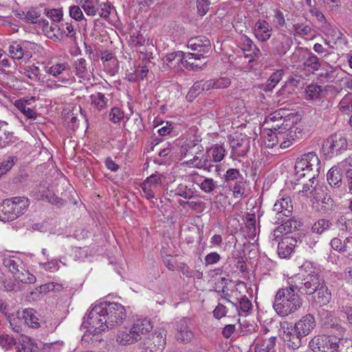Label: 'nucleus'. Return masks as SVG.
Returning a JSON list of instances; mask_svg holds the SVG:
<instances>
[{
	"instance_id": "f257e3e1",
	"label": "nucleus",
	"mask_w": 352,
	"mask_h": 352,
	"mask_svg": "<svg viewBox=\"0 0 352 352\" xmlns=\"http://www.w3.org/2000/svg\"><path fill=\"white\" fill-rule=\"evenodd\" d=\"M126 318V309L122 305L104 301L91 307L87 314V322L96 333H100L120 326Z\"/></svg>"
},
{
	"instance_id": "f03ea898",
	"label": "nucleus",
	"mask_w": 352,
	"mask_h": 352,
	"mask_svg": "<svg viewBox=\"0 0 352 352\" xmlns=\"http://www.w3.org/2000/svg\"><path fill=\"white\" fill-rule=\"evenodd\" d=\"M324 283L318 270L311 265H304L300 272L288 279V285L302 294H313Z\"/></svg>"
},
{
	"instance_id": "7ed1b4c3",
	"label": "nucleus",
	"mask_w": 352,
	"mask_h": 352,
	"mask_svg": "<svg viewBox=\"0 0 352 352\" xmlns=\"http://www.w3.org/2000/svg\"><path fill=\"white\" fill-rule=\"evenodd\" d=\"M292 285L280 288L275 296L273 307L277 314L286 317L296 311L302 305V299L295 293Z\"/></svg>"
},
{
	"instance_id": "20e7f679",
	"label": "nucleus",
	"mask_w": 352,
	"mask_h": 352,
	"mask_svg": "<svg viewBox=\"0 0 352 352\" xmlns=\"http://www.w3.org/2000/svg\"><path fill=\"white\" fill-rule=\"evenodd\" d=\"M153 328L151 321L146 318H138L133 322L129 329H125L117 336L120 344L126 345L135 343L142 340L144 336L149 333Z\"/></svg>"
},
{
	"instance_id": "39448f33",
	"label": "nucleus",
	"mask_w": 352,
	"mask_h": 352,
	"mask_svg": "<svg viewBox=\"0 0 352 352\" xmlns=\"http://www.w3.org/2000/svg\"><path fill=\"white\" fill-rule=\"evenodd\" d=\"M30 205L25 197H14L5 199L0 205V221H11L17 219L27 210Z\"/></svg>"
},
{
	"instance_id": "423d86ee",
	"label": "nucleus",
	"mask_w": 352,
	"mask_h": 352,
	"mask_svg": "<svg viewBox=\"0 0 352 352\" xmlns=\"http://www.w3.org/2000/svg\"><path fill=\"white\" fill-rule=\"evenodd\" d=\"M309 347L314 352H344L337 338L329 335L314 337L309 342Z\"/></svg>"
},
{
	"instance_id": "0eeeda50",
	"label": "nucleus",
	"mask_w": 352,
	"mask_h": 352,
	"mask_svg": "<svg viewBox=\"0 0 352 352\" xmlns=\"http://www.w3.org/2000/svg\"><path fill=\"white\" fill-rule=\"evenodd\" d=\"M320 160L314 152H309L297 158L295 164V172L298 177H303L314 168L318 171L320 168Z\"/></svg>"
},
{
	"instance_id": "6e6552de",
	"label": "nucleus",
	"mask_w": 352,
	"mask_h": 352,
	"mask_svg": "<svg viewBox=\"0 0 352 352\" xmlns=\"http://www.w3.org/2000/svg\"><path fill=\"white\" fill-rule=\"evenodd\" d=\"M293 44L292 38L283 32H279L271 41L272 51L276 55H285Z\"/></svg>"
},
{
	"instance_id": "1a4fd4ad",
	"label": "nucleus",
	"mask_w": 352,
	"mask_h": 352,
	"mask_svg": "<svg viewBox=\"0 0 352 352\" xmlns=\"http://www.w3.org/2000/svg\"><path fill=\"white\" fill-rule=\"evenodd\" d=\"M347 147L346 139L340 134L331 135L323 144V149L331 155H338L339 151Z\"/></svg>"
},
{
	"instance_id": "9d476101",
	"label": "nucleus",
	"mask_w": 352,
	"mask_h": 352,
	"mask_svg": "<svg viewBox=\"0 0 352 352\" xmlns=\"http://www.w3.org/2000/svg\"><path fill=\"white\" fill-rule=\"evenodd\" d=\"M316 320L312 314H307L298 320L293 326L296 332L300 336H308L315 328Z\"/></svg>"
},
{
	"instance_id": "9b49d317",
	"label": "nucleus",
	"mask_w": 352,
	"mask_h": 352,
	"mask_svg": "<svg viewBox=\"0 0 352 352\" xmlns=\"http://www.w3.org/2000/svg\"><path fill=\"white\" fill-rule=\"evenodd\" d=\"M281 327L283 329V338L288 346L293 349H298L302 344V338L305 337L299 336L292 324L284 322Z\"/></svg>"
},
{
	"instance_id": "f8f14e48",
	"label": "nucleus",
	"mask_w": 352,
	"mask_h": 352,
	"mask_svg": "<svg viewBox=\"0 0 352 352\" xmlns=\"http://www.w3.org/2000/svg\"><path fill=\"white\" fill-rule=\"evenodd\" d=\"M273 211L278 215L277 219H282V217H291L293 211V204L289 196H282L277 199L273 208Z\"/></svg>"
},
{
	"instance_id": "ddd939ff",
	"label": "nucleus",
	"mask_w": 352,
	"mask_h": 352,
	"mask_svg": "<svg viewBox=\"0 0 352 352\" xmlns=\"http://www.w3.org/2000/svg\"><path fill=\"white\" fill-rule=\"evenodd\" d=\"M162 184V179L160 175L153 174L147 177L142 184V189L147 199L155 198V193L157 192Z\"/></svg>"
},
{
	"instance_id": "4468645a",
	"label": "nucleus",
	"mask_w": 352,
	"mask_h": 352,
	"mask_svg": "<svg viewBox=\"0 0 352 352\" xmlns=\"http://www.w3.org/2000/svg\"><path fill=\"white\" fill-rule=\"evenodd\" d=\"M231 80L227 77H219L217 78L210 79L204 82H195L192 87L194 89L199 88L201 86L202 90H209L210 89H224L230 85Z\"/></svg>"
},
{
	"instance_id": "2eb2a0df",
	"label": "nucleus",
	"mask_w": 352,
	"mask_h": 352,
	"mask_svg": "<svg viewBox=\"0 0 352 352\" xmlns=\"http://www.w3.org/2000/svg\"><path fill=\"white\" fill-rule=\"evenodd\" d=\"M188 47L190 48L196 54H207L211 49V44L209 39L204 36H197L191 38L188 41Z\"/></svg>"
},
{
	"instance_id": "dca6fc26",
	"label": "nucleus",
	"mask_w": 352,
	"mask_h": 352,
	"mask_svg": "<svg viewBox=\"0 0 352 352\" xmlns=\"http://www.w3.org/2000/svg\"><path fill=\"white\" fill-rule=\"evenodd\" d=\"M254 33L259 41L265 42L272 36V27L267 21L259 19L255 23Z\"/></svg>"
},
{
	"instance_id": "f3484780",
	"label": "nucleus",
	"mask_w": 352,
	"mask_h": 352,
	"mask_svg": "<svg viewBox=\"0 0 352 352\" xmlns=\"http://www.w3.org/2000/svg\"><path fill=\"white\" fill-rule=\"evenodd\" d=\"M176 330L175 338L179 342L188 343L194 338V333L186 319H182L178 322Z\"/></svg>"
},
{
	"instance_id": "a211bd4d",
	"label": "nucleus",
	"mask_w": 352,
	"mask_h": 352,
	"mask_svg": "<svg viewBox=\"0 0 352 352\" xmlns=\"http://www.w3.org/2000/svg\"><path fill=\"white\" fill-rule=\"evenodd\" d=\"M297 239L292 236L283 237L278 245V254L280 258H287L293 252Z\"/></svg>"
},
{
	"instance_id": "6ab92c4d",
	"label": "nucleus",
	"mask_w": 352,
	"mask_h": 352,
	"mask_svg": "<svg viewBox=\"0 0 352 352\" xmlns=\"http://www.w3.org/2000/svg\"><path fill=\"white\" fill-rule=\"evenodd\" d=\"M182 56H179L178 61L182 60L186 68L190 69H198L202 68L205 63H196V61L201 60L204 58L203 54H196L195 52L182 53Z\"/></svg>"
},
{
	"instance_id": "aec40b11",
	"label": "nucleus",
	"mask_w": 352,
	"mask_h": 352,
	"mask_svg": "<svg viewBox=\"0 0 352 352\" xmlns=\"http://www.w3.org/2000/svg\"><path fill=\"white\" fill-rule=\"evenodd\" d=\"M276 337L257 338L253 345L254 352H275Z\"/></svg>"
},
{
	"instance_id": "412c9836",
	"label": "nucleus",
	"mask_w": 352,
	"mask_h": 352,
	"mask_svg": "<svg viewBox=\"0 0 352 352\" xmlns=\"http://www.w3.org/2000/svg\"><path fill=\"white\" fill-rule=\"evenodd\" d=\"M109 99L101 92H96L89 96L90 109L96 113L108 107Z\"/></svg>"
},
{
	"instance_id": "4be33fe9",
	"label": "nucleus",
	"mask_w": 352,
	"mask_h": 352,
	"mask_svg": "<svg viewBox=\"0 0 352 352\" xmlns=\"http://www.w3.org/2000/svg\"><path fill=\"white\" fill-rule=\"evenodd\" d=\"M199 142L200 140L198 138L185 140L180 149L182 156L186 157L188 155H193L196 151H199V153H201L204 148L199 144Z\"/></svg>"
},
{
	"instance_id": "5701e85b",
	"label": "nucleus",
	"mask_w": 352,
	"mask_h": 352,
	"mask_svg": "<svg viewBox=\"0 0 352 352\" xmlns=\"http://www.w3.org/2000/svg\"><path fill=\"white\" fill-rule=\"evenodd\" d=\"M292 29L294 36H298L307 40H311L316 37L315 31L306 23H294Z\"/></svg>"
},
{
	"instance_id": "b1692460",
	"label": "nucleus",
	"mask_w": 352,
	"mask_h": 352,
	"mask_svg": "<svg viewBox=\"0 0 352 352\" xmlns=\"http://www.w3.org/2000/svg\"><path fill=\"white\" fill-rule=\"evenodd\" d=\"M3 264L9 270L14 276H16L20 272H23V269L24 268L23 261L15 256L4 258Z\"/></svg>"
},
{
	"instance_id": "393cba45",
	"label": "nucleus",
	"mask_w": 352,
	"mask_h": 352,
	"mask_svg": "<svg viewBox=\"0 0 352 352\" xmlns=\"http://www.w3.org/2000/svg\"><path fill=\"white\" fill-rule=\"evenodd\" d=\"M8 123L0 120V148H4L15 142L13 133L8 130Z\"/></svg>"
},
{
	"instance_id": "a878e982",
	"label": "nucleus",
	"mask_w": 352,
	"mask_h": 352,
	"mask_svg": "<svg viewBox=\"0 0 352 352\" xmlns=\"http://www.w3.org/2000/svg\"><path fill=\"white\" fill-rule=\"evenodd\" d=\"M315 303L319 307L327 305L331 300V293L325 285V282L316 291Z\"/></svg>"
},
{
	"instance_id": "bb28decb",
	"label": "nucleus",
	"mask_w": 352,
	"mask_h": 352,
	"mask_svg": "<svg viewBox=\"0 0 352 352\" xmlns=\"http://www.w3.org/2000/svg\"><path fill=\"white\" fill-rule=\"evenodd\" d=\"M304 69L311 73L319 71L320 69H324L322 67V61H320L319 58L312 52H309L307 57L305 59Z\"/></svg>"
},
{
	"instance_id": "cd10ccee",
	"label": "nucleus",
	"mask_w": 352,
	"mask_h": 352,
	"mask_svg": "<svg viewBox=\"0 0 352 352\" xmlns=\"http://www.w3.org/2000/svg\"><path fill=\"white\" fill-rule=\"evenodd\" d=\"M316 204L317 210L322 214H329L336 208L333 199L328 195H325L322 199L317 200Z\"/></svg>"
},
{
	"instance_id": "c85d7f7f",
	"label": "nucleus",
	"mask_w": 352,
	"mask_h": 352,
	"mask_svg": "<svg viewBox=\"0 0 352 352\" xmlns=\"http://www.w3.org/2000/svg\"><path fill=\"white\" fill-rule=\"evenodd\" d=\"M324 325L329 329V336L336 338L340 344V341L344 336V329L340 324L336 323L333 319L324 322Z\"/></svg>"
},
{
	"instance_id": "c756f323",
	"label": "nucleus",
	"mask_w": 352,
	"mask_h": 352,
	"mask_svg": "<svg viewBox=\"0 0 352 352\" xmlns=\"http://www.w3.org/2000/svg\"><path fill=\"white\" fill-rule=\"evenodd\" d=\"M327 181L333 188H339L342 184V174L337 166H333L328 171Z\"/></svg>"
},
{
	"instance_id": "7c9ffc66",
	"label": "nucleus",
	"mask_w": 352,
	"mask_h": 352,
	"mask_svg": "<svg viewBox=\"0 0 352 352\" xmlns=\"http://www.w3.org/2000/svg\"><path fill=\"white\" fill-rule=\"evenodd\" d=\"M272 128L274 130H278L279 135H281L283 138V139H279L280 147L281 148H288L294 143V141L292 140V138H289V129L285 126L280 127L279 124H277L276 126L272 125Z\"/></svg>"
},
{
	"instance_id": "2f4dec72",
	"label": "nucleus",
	"mask_w": 352,
	"mask_h": 352,
	"mask_svg": "<svg viewBox=\"0 0 352 352\" xmlns=\"http://www.w3.org/2000/svg\"><path fill=\"white\" fill-rule=\"evenodd\" d=\"M74 72L80 78H89V69L87 60L83 58H78L74 63Z\"/></svg>"
},
{
	"instance_id": "473e14b6",
	"label": "nucleus",
	"mask_w": 352,
	"mask_h": 352,
	"mask_svg": "<svg viewBox=\"0 0 352 352\" xmlns=\"http://www.w3.org/2000/svg\"><path fill=\"white\" fill-rule=\"evenodd\" d=\"M230 145L233 153L237 156H244L249 149V144L247 140L241 138V140H234L230 141Z\"/></svg>"
},
{
	"instance_id": "72a5a7b5",
	"label": "nucleus",
	"mask_w": 352,
	"mask_h": 352,
	"mask_svg": "<svg viewBox=\"0 0 352 352\" xmlns=\"http://www.w3.org/2000/svg\"><path fill=\"white\" fill-rule=\"evenodd\" d=\"M283 75L284 71L283 69L276 70L270 76L266 84L261 85V89L266 92L272 91L276 85L281 80Z\"/></svg>"
},
{
	"instance_id": "f704fd0d",
	"label": "nucleus",
	"mask_w": 352,
	"mask_h": 352,
	"mask_svg": "<svg viewBox=\"0 0 352 352\" xmlns=\"http://www.w3.org/2000/svg\"><path fill=\"white\" fill-rule=\"evenodd\" d=\"M81 8L87 16H94L99 12V0H84L81 1Z\"/></svg>"
},
{
	"instance_id": "c9c22d12",
	"label": "nucleus",
	"mask_w": 352,
	"mask_h": 352,
	"mask_svg": "<svg viewBox=\"0 0 352 352\" xmlns=\"http://www.w3.org/2000/svg\"><path fill=\"white\" fill-rule=\"evenodd\" d=\"M207 152L210 153L214 162H219L223 160L226 153L224 146L219 144H214L210 148H207Z\"/></svg>"
},
{
	"instance_id": "e433bc0d",
	"label": "nucleus",
	"mask_w": 352,
	"mask_h": 352,
	"mask_svg": "<svg viewBox=\"0 0 352 352\" xmlns=\"http://www.w3.org/2000/svg\"><path fill=\"white\" fill-rule=\"evenodd\" d=\"M39 26L42 28L43 31L50 38L56 36L60 30L56 22H52L51 25H49L48 21L44 19L39 21Z\"/></svg>"
},
{
	"instance_id": "4c0bfd02",
	"label": "nucleus",
	"mask_w": 352,
	"mask_h": 352,
	"mask_svg": "<svg viewBox=\"0 0 352 352\" xmlns=\"http://www.w3.org/2000/svg\"><path fill=\"white\" fill-rule=\"evenodd\" d=\"M35 311L33 309H25L23 311V319L24 322L29 326L33 328H38L39 327L38 319L35 315Z\"/></svg>"
},
{
	"instance_id": "58836bf2",
	"label": "nucleus",
	"mask_w": 352,
	"mask_h": 352,
	"mask_svg": "<svg viewBox=\"0 0 352 352\" xmlns=\"http://www.w3.org/2000/svg\"><path fill=\"white\" fill-rule=\"evenodd\" d=\"M332 226L333 224L330 220L327 219H320L313 224L311 230L316 234H321L329 230Z\"/></svg>"
},
{
	"instance_id": "ea45409f",
	"label": "nucleus",
	"mask_w": 352,
	"mask_h": 352,
	"mask_svg": "<svg viewBox=\"0 0 352 352\" xmlns=\"http://www.w3.org/2000/svg\"><path fill=\"white\" fill-rule=\"evenodd\" d=\"M69 71H70L69 65L66 62H63L54 64L46 70V72L54 77H57L63 74L64 72Z\"/></svg>"
},
{
	"instance_id": "a19ab883",
	"label": "nucleus",
	"mask_w": 352,
	"mask_h": 352,
	"mask_svg": "<svg viewBox=\"0 0 352 352\" xmlns=\"http://www.w3.org/2000/svg\"><path fill=\"white\" fill-rule=\"evenodd\" d=\"M14 106L28 119L35 120L37 118V113L31 108L27 107L25 101L21 100L14 102Z\"/></svg>"
},
{
	"instance_id": "79ce46f5",
	"label": "nucleus",
	"mask_w": 352,
	"mask_h": 352,
	"mask_svg": "<svg viewBox=\"0 0 352 352\" xmlns=\"http://www.w3.org/2000/svg\"><path fill=\"white\" fill-rule=\"evenodd\" d=\"M279 139H283V138L279 135L278 130H274L272 128L265 137V144L268 148H273L280 142Z\"/></svg>"
},
{
	"instance_id": "37998d69",
	"label": "nucleus",
	"mask_w": 352,
	"mask_h": 352,
	"mask_svg": "<svg viewBox=\"0 0 352 352\" xmlns=\"http://www.w3.org/2000/svg\"><path fill=\"white\" fill-rule=\"evenodd\" d=\"M9 53L13 59L21 60L28 52L23 49L21 43L14 41L9 47Z\"/></svg>"
},
{
	"instance_id": "c03bdc74",
	"label": "nucleus",
	"mask_w": 352,
	"mask_h": 352,
	"mask_svg": "<svg viewBox=\"0 0 352 352\" xmlns=\"http://www.w3.org/2000/svg\"><path fill=\"white\" fill-rule=\"evenodd\" d=\"M246 228L248 230V234L249 237L254 238L257 232L256 226V215L254 214L248 213L245 218Z\"/></svg>"
},
{
	"instance_id": "a18cd8bd",
	"label": "nucleus",
	"mask_w": 352,
	"mask_h": 352,
	"mask_svg": "<svg viewBox=\"0 0 352 352\" xmlns=\"http://www.w3.org/2000/svg\"><path fill=\"white\" fill-rule=\"evenodd\" d=\"M279 221L281 222V226L285 231V234L295 231L300 226L301 224L300 221H297L294 217L289 218L287 220L282 217V219H280Z\"/></svg>"
},
{
	"instance_id": "49530a36",
	"label": "nucleus",
	"mask_w": 352,
	"mask_h": 352,
	"mask_svg": "<svg viewBox=\"0 0 352 352\" xmlns=\"http://www.w3.org/2000/svg\"><path fill=\"white\" fill-rule=\"evenodd\" d=\"M21 74L32 80L38 81L40 80V69L36 65L25 66L23 69Z\"/></svg>"
},
{
	"instance_id": "de8ad7c7",
	"label": "nucleus",
	"mask_w": 352,
	"mask_h": 352,
	"mask_svg": "<svg viewBox=\"0 0 352 352\" xmlns=\"http://www.w3.org/2000/svg\"><path fill=\"white\" fill-rule=\"evenodd\" d=\"M18 352H38V346L34 343L33 340L25 337L22 340L20 346L18 347Z\"/></svg>"
},
{
	"instance_id": "09e8293b",
	"label": "nucleus",
	"mask_w": 352,
	"mask_h": 352,
	"mask_svg": "<svg viewBox=\"0 0 352 352\" xmlns=\"http://www.w3.org/2000/svg\"><path fill=\"white\" fill-rule=\"evenodd\" d=\"M339 110L344 114H350L352 112V95H346L339 102Z\"/></svg>"
},
{
	"instance_id": "8fccbe9b",
	"label": "nucleus",
	"mask_w": 352,
	"mask_h": 352,
	"mask_svg": "<svg viewBox=\"0 0 352 352\" xmlns=\"http://www.w3.org/2000/svg\"><path fill=\"white\" fill-rule=\"evenodd\" d=\"M321 25L324 34L329 38L331 37L335 43L336 40L340 38V32L329 23L327 22L325 24Z\"/></svg>"
},
{
	"instance_id": "3c124183",
	"label": "nucleus",
	"mask_w": 352,
	"mask_h": 352,
	"mask_svg": "<svg viewBox=\"0 0 352 352\" xmlns=\"http://www.w3.org/2000/svg\"><path fill=\"white\" fill-rule=\"evenodd\" d=\"M265 123L272 128V125L279 124L280 127H283L284 120L280 112L275 111L267 116L265 118Z\"/></svg>"
},
{
	"instance_id": "603ef678",
	"label": "nucleus",
	"mask_w": 352,
	"mask_h": 352,
	"mask_svg": "<svg viewBox=\"0 0 352 352\" xmlns=\"http://www.w3.org/2000/svg\"><path fill=\"white\" fill-rule=\"evenodd\" d=\"M14 277L16 279L25 284H33L36 282V277L25 268L23 269V272H20Z\"/></svg>"
},
{
	"instance_id": "864d4df0",
	"label": "nucleus",
	"mask_w": 352,
	"mask_h": 352,
	"mask_svg": "<svg viewBox=\"0 0 352 352\" xmlns=\"http://www.w3.org/2000/svg\"><path fill=\"white\" fill-rule=\"evenodd\" d=\"M243 177L241 174L240 171L236 168H229L226 174H225V181L229 184H231L232 182H237Z\"/></svg>"
},
{
	"instance_id": "5fc2aeb1",
	"label": "nucleus",
	"mask_w": 352,
	"mask_h": 352,
	"mask_svg": "<svg viewBox=\"0 0 352 352\" xmlns=\"http://www.w3.org/2000/svg\"><path fill=\"white\" fill-rule=\"evenodd\" d=\"M166 331L164 329L156 331L153 336V342L160 349H163L166 345Z\"/></svg>"
},
{
	"instance_id": "6e6d98bb",
	"label": "nucleus",
	"mask_w": 352,
	"mask_h": 352,
	"mask_svg": "<svg viewBox=\"0 0 352 352\" xmlns=\"http://www.w3.org/2000/svg\"><path fill=\"white\" fill-rule=\"evenodd\" d=\"M289 131V138H292V140L294 142L303 138L305 135V132L301 126L294 125L288 129Z\"/></svg>"
},
{
	"instance_id": "4d7b16f0",
	"label": "nucleus",
	"mask_w": 352,
	"mask_h": 352,
	"mask_svg": "<svg viewBox=\"0 0 352 352\" xmlns=\"http://www.w3.org/2000/svg\"><path fill=\"white\" fill-rule=\"evenodd\" d=\"M337 166L345 176L352 174V155L338 164Z\"/></svg>"
},
{
	"instance_id": "13d9d810",
	"label": "nucleus",
	"mask_w": 352,
	"mask_h": 352,
	"mask_svg": "<svg viewBox=\"0 0 352 352\" xmlns=\"http://www.w3.org/2000/svg\"><path fill=\"white\" fill-rule=\"evenodd\" d=\"M322 91V88L318 85L311 84L306 87V98L307 100H314L318 97Z\"/></svg>"
},
{
	"instance_id": "bf43d9fd",
	"label": "nucleus",
	"mask_w": 352,
	"mask_h": 352,
	"mask_svg": "<svg viewBox=\"0 0 352 352\" xmlns=\"http://www.w3.org/2000/svg\"><path fill=\"white\" fill-rule=\"evenodd\" d=\"M233 196L235 198H241L245 192L244 177L237 182H235L232 188Z\"/></svg>"
},
{
	"instance_id": "052dcab7",
	"label": "nucleus",
	"mask_w": 352,
	"mask_h": 352,
	"mask_svg": "<svg viewBox=\"0 0 352 352\" xmlns=\"http://www.w3.org/2000/svg\"><path fill=\"white\" fill-rule=\"evenodd\" d=\"M175 195L184 199H190L193 197L194 192L186 185L180 184L175 190Z\"/></svg>"
},
{
	"instance_id": "680f3d73",
	"label": "nucleus",
	"mask_w": 352,
	"mask_h": 352,
	"mask_svg": "<svg viewBox=\"0 0 352 352\" xmlns=\"http://www.w3.org/2000/svg\"><path fill=\"white\" fill-rule=\"evenodd\" d=\"M40 16L41 13L39 11L36 9L32 8L26 12L24 19L28 23H37L39 25V21L41 19H40Z\"/></svg>"
},
{
	"instance_id": "e2e57ef3",
	"label": "nucleus",
	"mask_w": 352,
	"mask_h": 352,
	"mask_svg": "<svg viewBox=\"0 0 352 352\" xmlns=\"http://www.w3.org/2000/svg\"><path fill=\"white\" fill-rule=\"evenodd\" d=\"M124 113L118 107H113L109 112V120L114 124L120 122L124 118Z\"/></svg>"
},
{
	"instance_id": "0e129e2a",
	"label": "nucleus",
	"mask_w": 352,
	"mask_h": 352,
	"mask_svg": "<svg viewBox=\"0 0 352 352\" xmlns=\"http://www.w3.org/2000/svg\"><path fill=\"white\" fill-rule=\"evenodd\" d=\"M216 186V183L212 178H205L199 185L201 190L206 193L212 192Z\"/></svg>"
},
{
	"instance_id": "69168bd1",
	"label": "nucleus",
	"mask_w": 352,
	"mask_h": 352,
	"mask_svg": "<svg viewBox=\"0 0 352 352\" xmlns=\"http://www.w3.org/2000/svg\"><path fill=\"white\" fill-rule=\"evenodd\" d=\"M15 344L16 340L13 337L8 334H3L0 336V346L2 348L5 349H11Z\"/></svg>"
},
{
	"instance_id": "338daca9",
	"label": "nucleus",
	"mask_w": 352,
	"mask_h": 352,
	"mask_svg": "<svg viewBox=\"0 0 352 352\" xmlns=\"http://www.w3.org/2000/svg\"><path fill=\"white\" fill-rule=\"evenodd\" d=\"M82 8L78 6H71L69 7V15L76 21H81L85 19Z\"/></svg>"
},
{
	"instance_id": "774afa93",
	"label": "nucleus",
	"mask_w": 352,
	"mask_h": 352,
	"mask_svg": "<svg viewBox=\"0 0 352 352\" xmlns=\"http://www.w3.org/2000/svg\"><path fill=\"white\" fill-rule=\"evenodd\" d=\"M342 254L352 259V236L346 237L344 239V245Z\"/></svg>"
}]
</instances>
